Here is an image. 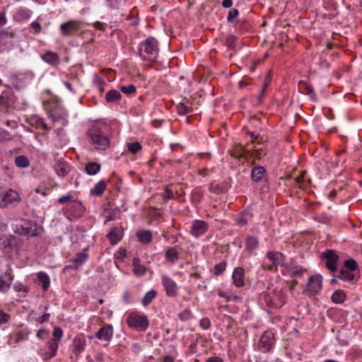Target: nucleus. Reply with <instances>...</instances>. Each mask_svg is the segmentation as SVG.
I'll use <instances>...</instances> for the list:
<instances>
[{
    "instance_id": "nucleus-3",
    "label": "nucleus",
    "mask_w": 362,
    "mask_h": 362,
    "mask_svg": "<svg viewBox=\"0 0 362 362\" xmlns=\"http://www.w3.org/2000/svg\"><path fill=\"white\" fill-rule=\"evenodd\" d=\"M139 52L143 60L155 61L158 54L157 40L153 37H148L140 43Z\"/></svg>"
},
{
    "instance_id": "nucleus-44",
    "label": "nucleus",
    "mask_w": 362,
    "mask_h": 362,
    "mask_svg": "<svg viewBox=\"0 0 362 362\" xmlns=\"http://www.w3.org/2000/svg\"><path fill=\"white\" fill-rule=\"evenodd\" d=\"M127 146L128 151L134 154L141 149V145L139 142L128 143Z\"/></svg>"
},
{
    "instance_id": "nucleus-23",
    "label": "nucleus",
    "mask_w": 362,
    "mask_h": 362,
    "mask_svg": "<svg viewBox=\"0 0 362 362\" xmlns=\"http://www.w3.org/2000/svg\"><path fill=\"white\" fill-rule=\"evenodd\" d=\"M107 238L112 245H115L122 239V231L119 228L115 227L107 234Z\"/></svg>"
},
{
    "instance_id": "nucleus-55",
    "label": "nucleus",
    "mask_w": 362,
    "mask_h": 362,
    "mask_svg": "<svg viewBox=\"0 0 362 362\" xmlns=\"http://www.w3.org/2000/svg\"><path fill=\"white\" fill-rule=\"evenodd\" d=\"M18 14L24 18H28L31 15V11L27 8H21L18 11Z\"/></svg>"
},
{
    "instance_id": "nucleus-34",
    "label": "nucleus",
    "mask_w": 362,
    "mask_h": 362,
    "mask_svg": "<svg viewBox=\"0 0 362 362\" xmlns=\"http://www.w3.org/2000/svg\"><path fill=\"white\" fill-rule=\"evenodd\" d=\"M100 165L95 163L90 162L86 164L85 167L86 172L90 175H96L100 170Z\"/></svg>"
},
{
    "instance_id": "nucleus-15",
    "label": "nucleus",
    "mask_w": 362,
    "mask_h": 362,
    "mask_svg": "<svg viewBox=\"0 0 362 362\" xmlns=\"http://www.w3.org/2000/svg\"><path fill=\"white\" fill-rule=\"evenodd\" d=\"M16 245V239L11 235H0V248L8 252Z\"/></svg>"
},
{
    "instance_id": "nucleus-46",
    "label": "nucleus",
    "mask_w": 362,
    "mask_h": 362,
    "mask_svg": "<svg viewBox=\"0 0 362 362\" xmlns=\"http://www.w3.org/2000/svg\"><path fill=\"white\" fill-rule=\"evenodd\" d=\"M63 336V331L62 329L59 327H55L53 329L52 332V341H59Z\"/></svg>"
},
{
    "instance_id": "nucleus-60",
    "label": "nucleus",
    "mask_w": 362,
    "mask_h": 362,
    "mask_svg": "<svg viewBox=\"0 0 362 362\" xmlns=\"http://www.w3.org/2000/svg\"><path fill=\"white\" fill-rule=\"evenodd\" d=\"M11 139V134L8 132L0 133V141H8Z\"/></svg>"
},
{
    "instance_id": "nucleus-16",
    "label": "nucleus",
    "mask_w": 362,
    "mask_h": 362,
    "mask_svg": "<svg viewBox=\"0 0 362 362\" xmlns=\"http://www.w3.org/2000/svg\"><path fill=\"white\" fill-rule=\"evenodd\" d=\"M113 336V328L110 325L103 326L97 332L96 337L100 340L109 341Z\"/></svg>"
},
{
    "instance_id": "nucleus-6",
    "label": "nucleus",
    "mask_w": 362,
    "mask_h": 362,
    "mask_svg": "<svg viewBox=\"0 0 362 362\" xmlns=\"http://www.w3.org/2000/svg\"><path fill=\"white\" fill-rule=\"evenodd\" d=\"M275 344L274 334L272 331H266L260 337L257 349L262 353L270 352Z\"/></svg>"
},
{
    "instance_id": "nucleus-30",
    "label": "nucleus",
    "mask_w": 362,
    "mask_h": 362,
    "mask_svg": "<svg viewBox=\"0 0 362 362\" xmlns=\"http://www.w3.org/2000/svg\"><path fill=\"white\" fill-rule=\"evenodd\" d=\"M177 112L180 115H185L192 112V103L189 102L180 103L177 106Z\"/></svg>"
},
{
    "instance_id": "nucleus-8",
    "label": "nucleus",
    "mask_w": 362,
    "mask_h": 362,
    "mask_svg": "<svg viewBox=\"0 0 362 362\" xmlns=\"http://www.w3.org/2000/svg\"><path fill=\"white\" fill-rule=\"evenodd\" d=\"M322 287V276L317 274L309 278L304 293L308 296H315L319 293Z\"/></svg>"
},
{
    "instance_id": "nucleus-39",
    "label": "nucleus",
    "mask_w": 362,
    "mask_h": 362,
    "mask_svg": "<svg viewBox=\"0 0 362 362\" xmlns=\"http://www.w3.org/2000/svg\"><path fill=\"white\" fill-rule=\"evenodd\" d=\"M157 292L155 290H151L148 291L142 299V304L144 306L149 305L152 300L156 298Z\"/></svg>"
},
{
    "instance_id": "nucleus-28",
    "label": "nucleus",
    "mask_w": 362,
    "mask_h": 362,
    "mask_svg": "<svg viewBox=\"0 0 362 362\" xmlns=\"http://www.w3.org/2000/svg\"><path fill=\"white\" fill-rule=\"evenodd\" d=\"M122 95L117 90H111L107 92L105 95V100L107 103H116L120 100Z\"/></svg>"
},
{
    "instance_id": "nucleus-5",
    "label": "nucleus",
    "mask_w": 362,
    "mask_h": 362,
    "mask_svg": "<svg viewBox=\"0 0 362 362\" xmlns=\"http://www.w3.org/2000/svg\"><path fill=\"white\" fill-rule=\"evenodd\" d=\"M128 325L137 330H145L148 326L147 317L140 313H132L127 319Z\"/></svg>"
},
{
    "instance_id": "nucleus-36",
    "label": "nucleus",
    "mask_w": 362,
    "mask_h": 362,
    "mask_svg": "<svg viewBox=\"0 0 362 362\" xmlns=\"http://www.w3.org/2000/svg\"><path fill=\"white\" fill-rule=\"evenodd\" d=\"M339 278L344 281H352L356 279V276L353 272L341 269L339 272Z\"/></svg>"
},
{
    "instance_id": "nucleus-9",
    "label": "nucleus",
    "mask_w": 362,
    "mask_h": 362,
    "mask_svg": "<svg viewBox=\"0 0 362 362\" xmlns=\"http://www.w3.org/2000/svg\"><path fill=\"white\" fill-rule=\"evenodd\" d=\"M305 272V269L303 267L291 262L284 265L281 274L284 276H288L290 277H300L303 276Z\"/></svg>"
},
{
    "instance_id": "nucleus-63",
    "label": "nucleus",
    "mask_w": 362,
    "mask_h": 362,
    "mask_svg": "<svg viewBox=\"0 0 362 362\" xmlns=\"http://www.w3.org/2000/svg\"><path fill=\"white\" fill-rule=\"evenodd\" d=\"M206 362H223V359L218 356H213L209 358Z\"/></svg>"
},
{
    "instance_id": "nucleus-51",
    "label": "nucleus",
    "mask_w": 362,
    "mask_h": 362,
    "mask_svg": "<svg viewBox=\"0 0 362 362\" xmlns=\"http://www.w3.org/2000/svg\"><path fill=\"white\" fill-rule=\"evenodd\" d=\"M239 11L238 9L233 8L229 11L227 20L228 22H233L235 19L238 16Z\"/></svg>"
},
{
    "instance_id": "nucleus-45",
    "label": "nucleus",
    "mask_w": 362,
    "mask_h": 362,
    "mask_svg": "<svg viewBox=\"0 0 362 362\" xmlns=\"http://www.w3.org/2000/svg\"><path fill=\"white\" fill-rule=\"evenodd\" d=\"M300 85L305 87V94L308 95L312 100H315L316 98V95L311 86H310L305 82H301Z\"/></svg>"
},
{
    "instance_id": "nucleus-29",
    "label": "nucleus",
    "mask_w": 362,
    "mask_h": 362,
    "mask_svg": "<svg viewBox=\"0 0 362 362\" xmlns=\"http://www.w3.org/2000/svg\"><path fill=\"white\" fill-rule=\"evenodd\" d=\"M107 187V183L104 180L98 182L94 187L90 190V194L100 196Z\"/></svg>"
},
{
    "instance_id": "nucleus-19",
    "label": "nucleus",
    "mask_w": 362,
    "mask_h": 362,
    "mask_svg": "<svg viewBox=\"0 0 362 362\" xmlns=\"http://www.w3.org/2000/svg\"><path fill=\"white\" fill-rule=\"evenodd\" d=\"M232 278L233 284L237 287H242L243 286H244V269L241 267L235 268L233 271Z\"/></svg>"
},
{
    "instance_id": "nucleus-7",
    "label": "nucleus",
    "mask_w": 362,
    "mask_h": 362,
    "mask_svg": "<svg viewBox=\"0 0 362 362\" xmlns=\"http://www.w3.org/2000/svg\"><path fill=\"white\" fill-rule=\"evenodd\" d=\"M21 200L20 194L13 189H8L0 193L1 208H6L10 205H16Z\"/></svg>"
},
{
    "instance_id": "nucleus-13",
    "label": "nucleus",
    "mask_w": 362,
    "mask_h": 362,
    "mask_svg": "<svg viewBox=\"0 0 362 362\" xmlns=\"http://www.w3.org/2000/svg\"><path fill=\"white\" fill-rule=\"evenodd\" d=\"M14 276L11 272L7 271L0 274V293H6L13 281Z\"/></svg>"
},
{
    "instance_id": "nucleus-48",
    "label": "nucleus",
    "mask_w": 362,
    "mask_h": 362,
    "mask_svg": "<svg viewBox=\"0 0 362 362\" xmlns=\"http://www.w3.org/2000/svg\"><path fill=\"white\" fill-rule=\"evenodd\" d=\"M120 90L126 95H132L136 92V87L132 84L127 86H122L120 87Z\"/></svg>"
},
{
    "instance_id": "nucleus-40",
    "label": "nucleus",
    "mask_w": 362,
    "mask_h": 362,
    "mask_svg": "<svg viewBox=\"0 0 362 362\" xmlns=\"http://www.w3.org/2000/svg\"><path fill=\"white\" fill-rule=\"evenodd\" d=\"M133 265H134L133 272L135 275L141 276L145 274L146 268L144 266L139 264L138 259H134Z\"/></svg>"
},
{
    "instance_id": "nucleus-38",
    "label": "nucleus",
    "mask_w": 362,
    "mask_h": 362,
    "mask_svg": "<svg viewBox=\"0 0 362 362\" xmlns=\"http://www.w3.org/2000/svg\"><path fill=\"white\" fill-rule=\"evenodd\" d=\"M346 299L345 293L341 290L336 291L332 296V300L337 304L343 303Z\"/></svg>"
},
{
    "instance_id": "nucleus-11",
    "label": "nucleus",
    "mask_w": 362,
    "mask_h": 362,
    "mask_svg": "<svg viewBox=\"0 0 362 362\" xmlns=\"http://www.w3.org/2000/svg\"><path fill=\"white\" fill-rule=\"evenodd\" d=\"M161 283L168 296L175 297L177 295L178 287L173 279L166 275H162Z\"/></svg>"
},
{
    "instance_id": "nucleus-57",
    "label": "nucleus",
    "mask_w": 362,
    "mask_h": 362,
    "mask_svg": "<svg viewBox=\"0 0 362 362\" xmlns=\"http://www.w3.org/2000/svg\"><path fill=\"white\" fill-rule=\"evenodd\" d=\"M163 197L165 199H171L174 198L173 193L168 187L165 189Z\"/></svg>"
},
{
    "instance_id": "nucleus-43",
    "label": "nucleus",
    "mask_w": 362,
    "mask_h": 362,
    "mask_svg": "<svg viewBox=\"0 0 362 362\" xmlns=\"http://www.w3.org/2000/svg\"><path fill=\"white\" fill-rule=\"evenodd\" d=\"M236 40L237 37L235 35H230L226 37L225 45L228 49H233L235 47Z\"/></svg>"
},
{
    "instance_id": "nucleus-61",
    "label": "nucleus",
    "mask_w": 362,
    "mask_h": 362,
    "mask_svg": "<svg viewBox=\"0 0 362 362\" xmlns=\"http://www.w3.org/2000/svg\"><path fill=\"white\" fill-rule=\"evenodd\" d=\"M31 27L35 30L36 33H40L41 30V25L40 24L37 22L34 21L31 23Z\"/></svg>"
},
{
    "instance_id": "nucleus-4",
    "label": "nucleus",
    "mask_w": 362,
    "mask_h": 362,
    "mask_svg": "<svg viewBox=\"0 0 362 362\" xmlns=\"http://www.w3.org/2000/svg\"><path fill=\"white\" fill-rule=\"evenodd\" d=\"M13 230L21 235L36 236L40 234L41 228L30 221L21 220L15 225Z\"/></svg>"
},
{
    "instance_id": "nucleus-18",
    "label": "nucleus",
    "mask_w": 362,
    "mask_h": 362,
    "mask_svg": "<svg viewBox=\"0 0 362 362\" xmlns=\"http://www.w3.org/2000/svg\"><path fill=\"white\" fill-rule=\"evenodd\" d=\"M325 257L327 259V262H326L327 268L332 272H334L337 269L336 264L338 261L337 255L332 250H328L326 252Z\"/></svg>"
},
{
    "instance_id": "nucleus-59",
    "label": "nucleus",
    "mask_w": 362,
    "mask_h": 362,
    "mask_svg": "<svg viewBox=\"0 0 362 362\" xmlns=\"http://www.w3.org/2000/svg\"><path fill=\"white\" fill-rule=\"evenodd\" d=\"M10 317L4 312L0 311V324H4L7 322Z\"/></svg>"
},
{
    "instance_id": "nucleus-49",
    "label": "nucleus",
    "mask_w": 362,
    "mask_h": 362,
    "mask_svg": "<svg viewBox=\"0 0 362 362\" xmlns=\"http://www.w3.org/2000/svg\"><path fill=\"white\" fill-rule=\"evenodd\" d=\"M226 262H223L216 264L214 267V274L218 276L222 274L226 269Z\"/></svg>"
},
{
    "instance_id": "nucleus-25",
    "label": "nucleus",
    "mask_w": 362,
    "mask_h": 362,
    "mask_svg": "<svg viewBox=\"0 0 362 362\" xmlns=\"http://www.w3.org/2000/svg\"><path fill=\"white\" fill-rule=\"evenodd\" d=\"M42 59L44 62L52 66L57 65L60 61L57 54L52 52H47L42 55Z\"/></svg>"
},
{
    "instance_id": "nucleus-21",
    "label": "nucleus",
    "mask_w": 362,
    "mask_h": 362,
    "mask_svg": "<svg viewBox=\"0 0 362 362\" xmlns=\"http://www.w3.org/2000/svg\"><path fill=\"white\" fill-rule=\"evenodd\" d=\"M50 115L53 120L56 122L65 119L67 117V112L64 108L56 106L50 111Z\"/></svg>"
},
{
    "instance_id": "nucleus-47",
    "label": "nucleus",
    "mask_w": 362,
    "mask_h": 362,
    "mask_svg": "<svg viewBox=\"0 0 362 362\" xmlns=\"http://www.w3.org/2000/svg\"><path fill=\"white\" fill-rule=\"evenodd\" d=\"M344 266L351 272L356 271L358 267L357 262L353 259H349L346 260L344 262Z\"/></svg>"
},
{
    "instance_id": "nucleus-42",
    "label": "nucleus",
    "mask_w": 362,
    "mask_h": 362,
    "mask_svg": "<svg viewBox=\"0 0 362 362\" xmlns=\"http://www.w3.org/2000/svg\"><path fill=\"white\" fill-rule=\"evenodd\" d=\"M70 209L75 211L76 215H79L83 211V206L82 204L77 201H71L69 202Z\"/></svg>"
},
{
    "instance_id": "nucleus-27",
    "label": "nucleus",
    "mask_w": 362,
    "mask_h": 362,
    "mask_svg": "<svg viewBox=\"0 0 362 362\" xmlns=\"http://www.w3.org/2000/svg\"><path fill=\"white\" fill-rule=\"evenodd\" d=\"M266 170L262 166L254 167L251 172L252 179L255 182H259L265 175Z\"/></svg>"
},
{
    "instance_id": "nucleus-62",
    "label": "nucleus",
    "mask_w": 362,
    "mask_h": 362,
    "mask_svg": "<svg viewBox=\"0 0 362 362\" xmlns=\"http://www.w3.org/2000/svg\"><path fill=\"white\" fill-rule=\"evenodd\" d=\"M221 4L223 8H230L233 6V0H223Z\"/></svg>"
},
{
    "instance_id": "nucleus-12",
    "label": "nucleus",
    "mask_w": 362,
    "mask_h": 362,
    "mask_svg": "<svg viewBox=\"0 0 362 362\" xmlns=\"http://www.w3.org/2000/svg\"><path fill=\"white\" fill-rule=\"evenodd\" d=\"M81 27V23L77 21H69L60 25L62 35L71 36L75 35Z\"/></svg>"
},
{
    "instance_id": "nucleus-22",
    "label": "nucleus",
    "mask_w": 362,
    "mask_h": 362,
    "mask_svg": "<svg viewBox=\"0 0 362 362\" xmlns=\"http://www.w3.org/2000/svg\"><path fill=\"white\" fill-rule=\"evenodd\" d=\"M30 124L32 126L35 127L37 129H42L45 132L49 130V128L47 124L44 122V119L38 115H33L29 119Z\"/></svg>"
},
{
    "instance_id": "nucleus-2",
    "label": "nucleus",
    "mask_w": 362,
    "mask_h": 362,
    "mask_svg": "<svg viewBox=\"0 0 362 362\" xmlns=\"http://www.w3.org/2000/svg\"><path fill=\"white\" fill-rule=\"evenodd\" d=\"M286 297L281 288L264 292L260 295L261 304H265L269 308H280L286 303Z\"/></svg>"
},
{
    "instance_id": "nucleus-35",
    "label": "nucleus",
    "mask_w": 362,
    "mask_h": 362,
    "mask_svg": "<svg viewBox=\"0 0 362 362\" xmlns=\"http://www.w3.org/2000/svg\"><path fill=\"white\" fill-rule=\"evenodd\" d=\"M39 281L42 284V286L44 291H47L50 285V281L49 276L43 272H40L37 274Z\"/></svg>"
},
{
    "instance_id": "nucleus-26",
    "label": "nucleus",
    "mask_w": 362,
    "mask_h": 362,
    "mask_svg": "<svg viewBox=\"0 0 362 362\" xmlns=\"http://www.w3.org/2000/svg\"><path fill=\"white\" fill-rule=\"evenodd\" d=\"M259 246V240L255 236H249L245 240V247L249 253L252 254L257 249Z\"/></svg>"
},
{
    "instance_id": "nucleus-32",
    "label": "nucleus",
    "mask_w": 362,
    "mask_h": 362,
    "mask_svg": "<svg viewBox=\"0 0 362 362\" xmlns=\"http://www.w3.org/2000/svg\"><path fill=\"white\" fill-rule=\"evenodd\" d=\"M15 165L19 168H26L30 166L29 159L23 155L18 156L15 158Z\"/></svg>"
},
{
    "instance_id": "nucleus-31",
    "label": "nucleus",
    "mask_w": 362,
    "mask_h": 362,
    "mask_svg": "<svg viewBox=\"0 0 362 362\" xmlns=\"http://www.w3.org/2000/svg\"><path fill=\"white\" fill-rule=\"evenodd\" d=\"M136 236L139 241L144 244L149 243L152 240V234L148 230H139L136 233Z\"/></svg>"
},
{
    "instance_id": "nucleus-53",
    "label": "nucleus",
    "mask_w": 362,
    "mask_h": 362,
    "mask_svg": "<svg viewBox=\"0 0 362 362\" xmlns=\"http://www.w3.org/2000/svg\"><path fill=\"white\" fill-rule=\"evenodd\" d=\"M47 190L48 189L46 187L44 186H38L35 188V192L37 194H40L42 196L45 197L47 195Z\"/></svg>"
},
{
    "instance_id": "nucleus-14",
    "label": "nucleus",
    "mask_w": 362,
    "mask_h": 362,
    "mask_svg": "<svg viewBox=\"0 0 362 362\" xmlns=\"http://www.w3.org/2000/svg\"><path fill=\"white\" fill-rule=\"evenodd\" d=\"M208 229L207 223L201 220L194 221L191 225V233L196 238L204 235Z\"/></svg>"
},
{
    "instance_id": "nucleus-64",
    "label": "nucleus",
    "mask_w": 362,
    "mask_h": 362,
    "mask_svg": "<svg viewBox=\"0 0 362 362\" xmlns=\"http://www.w3.org/2000/svg\"><path fill=\"white\" fill-rule=\"evenodd\" d=\"M49 318V314H48V313L44 314L40 317V322L44 323L45 322L48 321Z\"/></svg>"
},
{
    "instance_id": "nucleus-37",
    "label": "nucleus",
    "mask_w": 362,
    "mask_h": 362,
    "mask_svg": "<svg viewBox=\"0 0 362 362\" xmlns=\"http://www.w3.org/2000/svg\"><path fill=\"white\" fill-rule=\"evenodd\" d=\"M165 258L168 262L175 263L178 259L177 250L173 247L168 249L165 252Z\"/></svg>"
},
{
    "instance_id": "nucleus-24",
    "label": "nucleus",
    "mask_w": 362,
    "mask_h": 362,
    "mask_svg": "<svg viewBox=\"0 0 362 362\" xmlns=\"http://www.w3.org/2000/svg\"><path fill=\"white\" fill-rule=\"evenodd\" d=\"M86 346V341L83 338H75L73 342L74 354L78 356L85 350Z\"/></svg>"
},
{
    "instance_id": "nucleus-10",
    "label": "nucleus",
    "mask_w": 362,
    "mask_h": 362,
    "mask_svg": "<svg viewBox=\"0 0 362 362\" xmlns=\"http://www.w3.org/2000/svg\"><path fill=\"white\" fill-rule=\"evenodd\" d=\"M267 259L272 263L267 267L268 270L273 271L276 269L279 266H282L284 267L285 256L282 253L273 251L268 252L267 253Z\"/></svg>"
},
{
    "instance_id": "nucleus-52",
    "label": "nucleus",
    "mask_w": 362,
    "mask_h": 362,
    "mask_svg": "<svg viewBox=\"0 0 362 362\" xmlns=\"http://www.w3.org/2000/svg\"><path fill=\"white\" fill-rule=\"evenodd\" d=\"M119 212H115L114 214H107L105 217V223L117 219L119 218Z\"/></svg>"
},
{
    "instance_id": "nucleus-17",
    "label": "nucleus",
    "mask_w": 362,
    "mask_h": 362,
    "mask_svg": "<svg viewBox=\"0 0 362 362\" xmlns=\"http://www.w3.org/2000/svg\"><path fill=\"white\" fill-rule=\"evenodd\" d=\"M88 258V255L85 251L78 253L76 257L72 259L71 264L67 266V268L76 269L83 263L86 262Z\"/></svg>"
},
{
    "instance_id": "nucleus-50",
    "label": "nucleus",
    "mask_w": 362,
    "mask_h": 362,
    "mask_svg": "<svg viewBox=\"0 0 362 362\" xmlns=\"http://www.w3.org/2000/svg\"><path fill=\"white\" fill-rule=\"evenodd\" d=\"M13 289L16 292H23L28 293L29 291V288L28 286H25L23 284L20 282H16L13 286Z\"/></svg>"
},
{
    "instance_id": "nucleus-56",
    "label": "nucleus",
    "mask_w": 362,
    "mask_h": 362,
    "mask_svg": "<svg viewBox=\"0 0 362 362\" xmlns=\"http://www.w3.org/2000/svg\"><path fill=\"white\" fill-rule=\"evenodd\" d=\"M190 315H191V313H190V312L189 310H185L182 313L179 314V318L182 321H186L188 319H189Z\"/></svg>"
},
{
    "instance_id": "nucleus-54",
    "label": "nucleus",
    "mask_w": 362,
    "mask_h": 362,
    "mask_svg": "<svg viewBox=\"0 0 362 362\" xmlns=\"http://www.w3.org/2000/svg\"><path fill=\"white\" fill-rule=\"evenodd\" d=\"M200 326L204 329H208L211 326V322L209 318H203L200 320Z\"/></svg>"
},
{
    "instance_id": "nucleus-41",
    "label": "nucleus",
    "mask_w": 362,
    "mask_h": 362,
    "mask_svg": "<svg viewBox=\"0 0 362 362\" xmlns=\"http://www.w3.org/2000/svg\"><path fill=\"white\" fill-rule=\"evenodd\" d=\"M251 218V214L250 211H244L239 217L237 218L236 221L237 223L240 226H245L250 218Z\"/></svg>"
},
{
    "instance_id": "nucleus-1",
    "label": "nucleus",
    "mask_w": 362,
    "mask_h": 362,
    "mask_svg": "<svg viewBox=\"0 0 362 362\" xmlns=\"http://www.w3.org/2000/svg\"><path fill=\"white\" fill-rule=\"evenodd\" d=\"M90 143L96 151H105L111 144L110 129L105 123L94 124L87 132Z\"/></svg>"
},
{
    "instance_id": "nucleus-20",
    "label": "nucleus",
    "mask_w": 362,
    "mask_h": 362,
    "mask_svg": "<svg viewBox=\"0 0 362 362\" xmlns=\"http://www.w3.org/2000/svg\"><path fill=\"white\" fill-rule=\"evenodd\" d=\"M54 168L56 173L59 177H65L70 171L69 165L66 162L61 160H58L55 163Z\"/></svg>"
},
{
    "instance_id": "nucleus-33",
    "label": "nucleus",
    "mask_w": 362,
    "mask_h": 362,
    "mask_svg": "<svg viewBox=\"0 0 362 362\" xmlns=\"http://www.w3.org/2000/svg\"><path fill=\"white\" fill-rule=\"evenodd\" d=\"M49 351L45 353V359H50L56 356L58 349V344L56 341H50L48 343Z\"/></svg>"
},
{
    "instance_id": "nucleus-58",
    "label": "nucleus",
    "mask_w": 362,
    "mask_h": 362,
    "mask_svg": "<svg viewBox=\"0 0 362 362\" xmlns=\"http://www.w3.org/2000/svg\"><path fill=\"white\" fill-rule=\"evenodd\" d=\"M73 201L72 200V197L69 194H67V195H65V196H63L62 197H59L58 199H57V202L59 204H64L66 202H71Z\"/></svg>"
}]
</instances>
